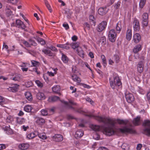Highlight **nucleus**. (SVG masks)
Returning a JSON list of instances; mask_svg holds the SVG:
<instances>
[{"mask_svg": "<svg viewBox=\"0 0 150 150\" xmlns=\"http://www.w3.org/2000/svg\"><path fill=\"white\" fill-rule=\"evenodd\" d=\"M73 80L79 84L81 81V79L78 76L74 74L71 76Z\"/></svg>", "mask_w": 150, "mask_h": 150, "instance_id": "24", "label": "nucleus"}, {"mask_svg": "<svg viewBox=\"0 0 150 150\" xmlns=\"http://www.w3.org/2000/svg\"><path fill=\"white\" fill-rule=\"evenodd\" d=\"M49 49L52 51L55 52L57 51V50L56 48L54 47L51 46L50 47H49Z\"/></svg>", "mask_w": 150, "mask_h": 150, "instance_id": "63", "label": "nucleus"}, {"mask_svg": "<svg viewBox=\"0 0 150 150\" xmlns=\"http://www.w3.org/2000/svg\"><path fill=\"white\" fill-rule=\"evenodd\" d=\"M22 43L26 47H30V43H29L28 42L24 40H22Z\"/></svg>", "mask_w": 150, "mask_h": 150, "instance_id": "50", "label": "nucleus"}, {"mask_svg": "<svg viewBox=\"0 0 150 150\" xmlns=\"http://www.w3.org/2000/svg\"><path fill=\"white\" fill-rule=\"evenodd\" d=\"M29 146V145L28 144H20L19 148L21 150H25L28 149Z\"/></svg>", "mask_w": 150, "mask_h": 150, "instance_id": "30", "label": "nucleus"}, {"mask_svg": "<svg viewBox=\"0 0 150 150\" xmlns=\"http://www.w3.org/2000/svg\"><path fill=\"white\" fill-rule=\"evenodd\" d=\"M129 145L126 143H123L121 146L122 148L125 150H129Z\"/></svg>", "mask_w": 150, "mask_h": 150, "instance_id": "36", "label": "nucleus"}, {"mask_svg": "<svg viewBox=\"0 0 150 150\" xmlns=\"http://www.w3.org/2000/svg\"><path fill=\"white\" fill-rule=\"evenodd\" d=\"M12 86L8 88V90L11 92H17L19 85L16 84H14L11 85Z\"/></svg>", "mask_w": 150, "mask_h": 150, "instance_id": "12", "label": "nucleus"}, {"mask_svg": "<svg viewBox=\"0 0 150 150\" xmlns=\"http://www.w3.org/2000/svg\"><path fill=\"white\" fill-rule=\"evenodd\" d=\"M120 131L122 133H129L131 134H134L136 132L133 129L127 128V127H124L122 128L119 129Z\"/></svg>", "mask_w": 150, "mask_h": 150, "instance_id": "5", "label": "nucleus"}, {"mask_svg": "<svg viewBox=\"0 0 150 150\" xmlns=\"http://www.w3.org/2000/svg\"><path fill=\"white\" fill-rule=\"evenodd\" d=\"M79 85L83 86L84 88H90V87L89 85H87V84H84V83H80Z\"/></svg>", "mask_w": 150, "mask_h": 150, "instance_id": "62", "label": "nucleus"}, {"mask_svg": "<svg viewBox=\"0 0 150 150\" xmlns=\"http://www.w3.org/2000/svg\"><path fill=\"white\" fill-rule=\"evenodd\" d=\"M143 125L145 127H146L144 129L143 133L146 135L150 136V121L148 120H145Z\"/></svg>", "mask_w": 150, "mask_h": 150, "instance_id": "4", "label": "nucleus"}, {"mask_svg": "<svg viewBox=\"0 0 150 150\" xmlns=\"http://www.w3.org/2000/svg\"><path fill=\"white\" fill-rule=\"evenodd\" d=\"M25 98L29 101H31L33 99L32 95L30 93L27 92L25 93Z\"/></svg>", "mask_w": 150, "mask_h": 150, "instance_id": "32", "label": "nucleus"}, {"mask_svg": "<svg viewBox=\"0 0 150 150\" xmlns=\"http://www.w3.org/2000/svg\"><path fill=\"white\" fill-rule=\"evenodd\" d=\"M6 148V146L5 144H0V150H2Z\"/></svg>", "mask_w": 150, "mask_h": 150, "instance_id": "61", "label": "nucleus"}, {"mask_svg": "<svg viewBox=\"0 0 150 150\" xmlns=\"http://www.w3.org/2000/svg\"><path fill=\"white\" fill-rule=\"evenodd\" d=\"M45 5H46L47 7V8H48V10H49L50 12V13L52 12V9L51 8V6H50V5L49 4L47 1H45Z\"/></svg>", "mask_w": 150, "mask_h": 150, "instance_id": "47", "label": "nucleus"}, {"mask_svg": "<svg viewBox=\"0 0 150 150\" xmlns=\"http://www.w3.org/2000/svg\"><path fill=\"white\" fill-rule=\"evenodd\" d=\"M93 137V138H94L95 139H96L97 140L99 139L100 138V135H99L97 133H95L94 134Z\"/></svg>", "mask_w": 150, "mask_h": 150, "instance_id": "58", "label": "nucleus"}, {"mask_svg": "<svg viewBox=\"0 0 150 150\" xmlns=\"http://www.w3.org/2000/svg\"><path fill=\"white\" fill-rule=\"evenodd\" d=\"M99 42L101 43L103 45H105L106 43V39L104 37H101L100 40Z\"/></svg>", "mask_w": 150, "mask_h": 150, "instance_id": "51", "label": "nucleus"}, {"mask_svg": "<svg viewBox=\"0 0 150 150\" xmlns=\"http://www.w3.org/2000/svg\"><path fill=\"white\" fill-rule=\"evenodd\" d=\"M16 24L18 28H21L23 29L25 31H27L25 29L26 26L24 23L20 20H16Z\"/></svg>", "mask_w": 150, "mask_h": 150, "instance_id": "10", "label": "nucleus"}, {"mask_svg": "<svg viewBox=\"0 0 150 150\" xmlns=\"http://www.w3.org/2000/svg\"><path fill=\"white\" fill-rule=\"evenodd\" d=\"M125 98L128 102L129 103H131L133 102L134 100V97L131 93H128L125 95Z\"/></svg>", "mask_w": 150, "mask_h": 150, "instance_id": "14", "label": "nucleus"}, {"mask_svg": "<svg viewBox=\"0 0 150 150\" xmlns=\"http://www.w3.org/2000/svg\"><path fill=\"white\" fill-rule=\"evenodd\" d=\"M132 36V30L128 29L127 31L126 38L127 40H130Z\"/></svg>", "mask_w": 150, "mask_h": 150, "instance_id": "25", "label": "nucleus"}, {"mask_svg": "<svg viewBox=\"0 0 150 150\" xmlns=\"http://www.w3.org/2000/svg\"><path fill=\"white\" fill-rule=\"evenodd\" d=\"M76 51L78 54L81 57H83L84 55L83 51L81 47L78 48L76 49Z\"/></svg>", "mask_w": 150, "mask_h": 150, "instance_id": "31", "label": "nucleus"}, {"mask_svg": "<svg viewBox=\"0 0 150 150\" xmlns=\"http://www.w3.org/2000/svg\"><path fill=\"white\" fill-rule=\"evenodd\" d=\"M42 52L45 54H48L49 56L54 57L55 56L54 53H52L50 50L46 49L43 50Z\"/></svg>", "mask_w": 150, "mask_h": 150, "instance_id": "26", "label": "nucleus"}, {"mask_svg": "<svg viewBox=\"0 0 150 150\" xmlns=\"http://www.w3.org/2000/svg\"><path fill=\"white\" fill-rule=\"evenodd\" d=\"M141 49V45H136L134 48L133 50V52L135 53H137L139 51H140Z\"/></svg>", "mask_w": 150, "mask_h": 150, "instance_id": "33", "label": "nucleus"}, {"mask_svg": "<svg viewBox=\"0 0 150 150\" xmlns=\"http://www.w3.org/2000/svg\"><path fill=\"white\" fill-rule=\"evenodd\" d=\"M3 128L8 134H12L13 133V131L10 128L9 125L8 126H6L5 127H4Z\"/></svg>", "mask_w": 150, "mask_h": 150, "instance_id": "22", "label": "nucleus"}, {"mask_svg": "<svg viewBox=\"0 0 150 150\" xmlns=\"http://www.w3.org/2000/svg\"><path fill=\"white\" fill-rule=\"evenodd\" d=\"M122 28L121 22H119L116 25V29L117 31H120Z\"/></svg>", "mask_w": 150, "mask_h": 150, "instance_id": "40", "label": "nucleus"}, {"mask_svg": "<svg viewBox=\"0 0 150 150\" xmlns=\"http://www.w3.org/2000/svg\"><path fill=\"white\" fill-rule=\"evenodd\" d=\"M142 23L143 25L145 26L148 25V23L149 15L146 13H144L142 15Z\"/></svg>", "mask_w": 150, "mask_h": 150, "instance_id": "8", "label": "nucleus"}, {"mask_svg": "<svg viewBox=\"0 0 150 150\" xmlns=\"http://www.w3.org/2000/svg\"><path fill=\"white\" fill-rule=\"evenodd\" d=\"M31 62L32 64L34 67L38 66L40 64L39 62L35 60H32L31 61Z\"/></svg>", "mask_w": 150, "mask_h": 150, "instance_id": "49", "label": "nucleus"}, {"mask_svg": "<svg viewBox=\"0 0 150 150\" xmlns=\"http://www.w3.org/2000/svg\"><path fill=\"white\" fill-rule=\"evenodd\" d=\"M42 115L43 116H46L47 115V111L46 110L43 109L41 111Z\"/></svg>", "mask_w": 150, "mask_h": 150, "instance_id": "55", "label": "nucleus"}, {"mask_svg": "<svg viewBox=\"0 0 150 150\" xmlns=\"http://www.w3.org/2000/svg\"><path fill=\"white\" fill-rule=\"evenodd\" d=\"M85 115L90 117H95V116L92 115ZM95 118L98 121L103 122L105 124L110 125L112 127H114L115 126L117 122L120 125H126L128 122L127 120H124L120 119H117V120H114L113 119L106 117H103L99 116L95 117Z\"/></svg>", "mask_w": 150, "mask_h": 150, "instance_id": "1", "label": "nucleus"}, {"mask_svg": "<svg viewBox=\"0 0 150 150\" xmlns=\"http://www.w3.org/2000/svg\"><path fill=\"white\" fill-rule=\"evenodd\" d=\"M101 58L102 59L103 63L105 64H106V59L105 56L103 55L101 56Z\"/></svg>", "mask_w": 150, "mask_h": 150, "instance_id": "53", "label": "nucleus"}, {"mask_svg": "<svg viewBox=\"0 0 150 150\" xmlns=\"http://www.w3.org/2000/svg\"><path fill=\"white\" fill-rule=\"evenodd\" d=\"M142 147V145L141 144H139L137 145V149L138 150H140Z\"/></svg>", "mask_w": 150, "mask_h": 150, "instance_id": "64", "label": "nucleus"}, {"mask_svg": "<svg viewBox=\"0 0 150 150\" xmlns=\"http://www.w3.org/2000/svg\"><path fill=\"white\" fill-rule=\"evenodd\" d=\"M29 41L30 44V46L31 45L35 46L37 45V44L35 41L31 39H30Z\"/></svg>", "mask_w": 150, "mask_h": 150, "instance_id": "52", "label": "nucleus"}, {"mask_svg": "<svg viewBox=\"0 0 150 150\" xmlns=\"http://www.w3.org/2000/svg\"><path fill=\"white\" fill-rule=\"evenodd\" d=\"M89 18L90 21L92 22L93 25H95V18L92 15H91L89 16Z\"/></svg>", "mask_w": 150, "mask_h": 150, "instance_id": "48", "label": "nucleus"}, {"mask_svg": "<svg viewBox=\"0 0 150 150\" xmlns=\"http://www.w3.org/2000/svg\"><path fill=\"white\" fill-rule=\"evenodd\" d=\"M116 33L114 30H110L108 35L109 40L112 42H114L116 39Z\"/></svg>", "mask_w": 150, "mask_h": 150, "instance_id": "7", "label": "nucleus"}, {"mask_svg": "<svg viewBox=\"0 0 150 150\" xmlns=\"http://www.w3.org/2000/svg\"><path fill=\"white\" fill-rule=\"evenodd\" d=\"M25 119L23 118L18 117L17 118V122L18 124L21 125L25 122Z\"/></svg>", "mask_w": 150, "mask_h": 150, "instance_id": "35", "label": "nucleus"}, {"mask_svg": "<svg viewBox=\"0 0 150 150\" xmlns=\"http://www.w3.org/2000/svg\"><path fill=\"white\" fill-rule=\"evenodd\" d=\"M62 59L64 63H67L68 61V58L64 54L62 53Z\"/></svg>", "mask_w": 150, "mask_h": 150, "instance_id": "37", "label": "nucleus"}, {"mask_svg": "<svg viewBox=\"0 0 150 150\" xmlns=\"http://www.w3.org/2000/svg\"><path fill=\"white\" fill-rule=\"evenodd\" d=\"M108 10H107L106 7H101L98 10V13L101 16H103L106 14Z\"/></svg>", "mask_w": 150, "mask_h": 150, "instance_id": "19", "label": "nucleus"}, {"mask_svg": "<svg viewBox=\"0 0 150 150\" xmlns=\"http://www.w3.org/2000/svg\"><path fill=\"white\" fill-rule=\"evenodd\" d=\"M114 57L115 60L116 62L117 63H118L120 60V57L118 55L116 54L114 56Z\"/></svg>", "mask_w": 150, "mask_h": 150, "instance_id": "56", "label": "nucleus"}, {"mask_svg": "<svg viewBox=\"0 0 150 150\" xmlns=\"http://www.w3.org/2000/svg\"><path fill=\"white\" fill-rule=\"evenodd\" d=\"M64 13L67 15V18H70L72 13L71 10L68 8H66L64 10Z\"/></svg>", "mask_w": 150, "mask_h": 150, "instance_id": "34", "label": "nucleus"}, {"mask_svg": "<svg viewBox=\"0 0 150 150\" xmlns=\"http://www.w3.org/2000/svg\"><path fill=\"white\" fill-rule=\"evenodd\" d=\"M84 134L83 131L81 129L79 130L76 131L75 134V137L77 139L82 137Z\"/></svg>", "mask_w": 150, "mask_h": 150, "instance_id": "15", "label": "nucleus"}, {"mask_svg": "<svg viewBox=\"0 0 150 150\" xmlns=\"http://www.w3.org/2000/svg\"><path fill=\"white\" fill-rule=\"evenodd\" d=\"M35 39L37 40L38 42H40L42 45H44L45 44V42L43 39L38 37H37L35 38Z\"/></svg>", "mask_w": 150, "mask_h": 150, "instance_id": "39", "label": "nucleus"}, {"mask_svg": "<svg viewBox=\"0 0 150 150\" xmlns=\"http://www.w3.org/2000/svg\"><path fill=\"white\" fill-rule=\"evenodd\" d=\"M141 117L138 116L134 118L132 121V123L135 126H137L140 125V124Z\"/></svg>", "mask_w": 150, "mask_h": 150, "instance_id": "18", "label": "nucleus"}, {"mask_svg": "<svg viewBox=\"0 0 150 150\" xmlns=\"http://www.w3.org/2000/svg\"><path fill=\"white\" fill-rule=\"evenodd\" d=\"M8 1L13 4H15L18 2V0H8Z\"/></svg>", "mask_w": 150, "mask_h": 150, "instance_id": "59", "label": "nucleus"}, {"mask_svg": "<svg viewBox=\"0 0 150 150\" xmlns=\"http://www.w3.org/2000/svg\"><path fill=\"white\" fill-rule=\"evenodd\" d=\"M144 64L142 61L139 62L137 66V71L140 73H142L143 71Z\"/></svg>", "mask_w": 150, "mask_h": 150, "instance_id": "16", "label": "nucleus"}, {"mask_svg": "<svg viewBox=\"0 0 150 150\" xmlns=\"http://www.w3.org/2000/svg\"><path fill=\"white\" fill-rule=\"evenodd\" d=\"M13 120V117L10 115L8 116L6 119V122L7 123H10Z\"/></svg>", "mask_w": 150, "mask_h": 150, "instance_id": "46", "label": "nucleus"}, {"mask_svg": "<svg viewBox=\"0 0 150 150\" xmlns=\"http://www.w3.org/2000/svg\"><path fill=\"white\" fill-rule=\"evenodd\" d=\"M38 136L39 138L43 139H46L47 138L45 134H39Z\"/></svg>", "mask_w": 150, "mask_h": 150, "instance_id": "57", "label": "nucleus"}, {"mask_svg": "<svg viewBox=\"0 0 150 150\" xmlns=\"http://www.w3.org/2000/svg\"><path fill=\"white\" fill-rule=\"evenodd\" d=\"M110 83L111 87L114 89L117 86H119L122 85L120 80L117 75L114 77L113 80L110 81Z\"/></svg>", "mask_w": 150, "mask_h": 150, "instance_id": "3", "label": "nucleus"}, {"mask_svg": "<svg viewBox=\"0 0 150 150\" xmlns=\"http://www.w3.org/2000/svg\"><path fill=\"white\" fill-rule=\"evenodd\" d=\"M59 97L54 96L50 97L48 99V101L50 102H54L59 100Z\"/></svg>", "mask_w": 150, "mask_h": 150, "instance_id": "28", "label": "nucleus"}, {"mask_svg": "<svg viewBox=\"0 0 150 150\" xmlns=\"http://www.w3.org/2000/svg\"><path fill=\"white\" fill-rule=\"evenodd\" d=\"M62 103L65 105V107L68 109H71L73 110L76 111L78 112L83 114H84L85 112L81 109H76V108L73 107L72 106L77 105L76 103H74L71 100H69V102H68L64 100H61Z\"/></svg>", "mask_w": 150, "mask_h": 150, "instance_id": "2", "label": "nucleus"}, {"mask_svg": "<svg viewBox=\"0 0 150 150\" xmlns=\"http://www.w3.org/2000/svg\"><path fill=\"white\" fill-rule=\"evenodd\" d=\"M91 128L95 131H98L100 130V127L98 125H92L91 126Z\"/></svg>", "mask_w": 150, "mask_h": 150, "instance_id": "38", "label": "nucleus"}, {"mask_svg": "<svg viewBox=\"0 0 150 150\" xmlns=\"http://www.w3.org/2000/svg\"><path fill=\"white\" fill-rule=\"evenodd\" d=\"M133 25L134 31H138L140 28L139 21L137 19H135L133 23Z\"/></svg>", "mask_w": 150, "mask_h": 150, "instance_id": "11", "label": "nucleus"}, {"mask_svg": "<svg viewBox=\"0 0 150 150\" xmlns=\"http://www.w3.org/2000/svg\"><path fill=\"white\" fill-rule=\"evenodd\" d=\"M52 139L56 142H61L63 140V136L60 134H56L52 137Z\"/></svg>", "mask_w": 150, "mask_h": 150, "instance_id": "13", "label": "nucleus"}, {"mask_svg": "<svg viewBox=\"0 0 150 150\" xmlns=\"http://www.w3.org/2000/svg\"><path fill=\"white\" fill-rule=\"evenodd\" d=\"M36 122L38 125H42L45 123V120L42 118L37 117L36 118Z\"/></svg>", "mask_w": 150, "mask_h": 150, "instance_id": "23", "label": "nucleus"}, {"mask_svg": "<svg viewBox=\"0 0 150 150\" xmlns=\"http://www.w3.org/2000/svg\"><path fill=\"white\" fill-rule=\"evenodd\" d=\"M13 77L11 79L15 81H20L22 79V76L20 74H15L13 75Z\"/></svg>", "mask_w": 150, "mask_h": 150, "instance_id": "21", "label": "nucleus"}, {"mask_svg": "<svg viewBox=\"0 0 150 150\" xmlns=\"http://www.w3.org/2000/svg\"><path fill=\"white\" fill-rule=\"evenodd\" d=\"M70 43L69 42H67L66 44L64 45H57V46L60 48H64L66 49H69L70 48V46L69 45Z\"/></svg>", "mask_w": 150, "mask_h": 150, "instance_id": "29", "label": "nucleus"}, {"mask_svg": "<svg viewBox=\"0 0 150 150\" xmlns=\"http://www.w3.org/2000/svg\"><path fill=\"white\" fill-rule=\"evenodd\" d=\"M106 21H103L100 23L98 26L97 30L98 32L102 31L106 28L107 25Z\"/></svg>", "mask_w": 150, "mask_h": 150, "instance_id": "9", "label": "nucleus"}, {"mask_svg": "<svg viewBox=\"0 0 150 150\" xmlns=\"http://www.w3.org/2000/svg\"><path fill=\"white\" fill-rule=\"evenodd\" d=\"M35 83L37 84L38 86L42 87L43 86L42 83L38 80H36L35 81Z\"/></svg>", "mask_w": 150, "mask_h": 150, "instance_id": "54", "label": "nucleus"}, {"mask_svg": "<svg viewBox=\"0 0 150 150\" xmlns=\"http://www.w3.org/2000/svg\"><path fill=\"white\" fill-rule=\"evenodd\" d=\"M5 104V99L4 97L0 96V105L4 106V105Z\"/></svg>", "mask_w": 150, "mask_h": 150, "instance_id": "41", "label": "nucleus"}, {"mask_svg": "<svg viewBox=\"0 0 150 150\" xmlns=\"http://www.w3.org/2000/svg\"><path fill=\"white\" fill-rule=\"evenodd\" d=\"M6 13L8 16H9L11 15L12 13V11L11 10H6Z\"/></svg>", "mask_w": 150, "mask_h": 150, "instance_id": "60", "label": "nucleus"}, {"mask_svg": "<svg viewBox=\"0 0 150 150\" xmlns=\"http://www.w3.org/2000/svg\"><path fill=\"white\" fill-rule=\"evenodd\" d=\"M37 98L39 100H42L45 98V96L44 94L42 92H38L36 95Z\"/></svg>", "mask_w": 150, "mask_h": 150, "instance_id": "20", "label": "nucleus"}, {"mask_svg": "<svg viewBox=\"0 0 150 150\" xmlns=\"http://www.w3.org/2000/svg\"><path fill=\"white\" fill-rule=\"evenodd\" d=\"M32 108L29 105H27L25 107L24 110L25 111L27 112H30L31 111Z\"/></svg>", "mask_w": 150, "mask_h": 150, "instance_id": "45", "label": "nucleus"}, {"mask_svg": "<svg viewBox=\"0 0 150 150\" xmlns=\"http://www.w3.org/2000/svg\"><path fill=\"white\" fill-rule=\"evenodd\" d=\"M141 38L140 35L138 33H136L134 35L133 40L135 43H138L141 40Z\"/></svg>", "mask_w": 150, "mask_h": 150, "instance_id": "17", "label": "nucleus"}, {"mask_svg": "<svg viewBox=\"0 0 150 150\" xmlns=\"http://www.w3.org/2000/svg\"><path fill=\"white\" fill-rule=\"evenodd\" d=\"M35 137V134L34 133H31L27 135V137L29 139H31L34 138Z\"/></svg>", "mask_w": 150, "mask_h": 150, "instance_id": "44", "label": "nucleus"}, {"mask_svg": "<svg viewBox=\"0 0 150 150\" xmlns=\"http://www.w3.org/2000/svg\"><path fill=\"white\" fill-rule=\"evenodd\" d=\"M146 0H140L139 3V7L141 8H142L145 4Z\"/></svg>", "mask_w": 150, "mask_h": 150, "instance_id": "43", "label": "nucleus"}, {"mask_svg": "<svg viewBox=\"0 0 150 150\" xmlns=\"http://www.w3.org/2000/svg\"><path fill=\"white\" fill-rule=\"evenodd\" d=\"M52 91L56 94H58L59 95H61V93L59 92L60 91V88L59 86H56L55 87H53L52 88Z\"/></svg>", "mask_w": 150, "mask_h": 150, "instance_id": "27", "label": "nucleus"}, {"mask_svg": "<svg viewBox=\"0 0 150 150\" xmlns=\"http://www.w3.org/2000/svg\"><path fill=\"white\" fill-rule=\"evenodd\" d=\"M69 45L71 46L72 48L74 49H75V48H77V49L79 47V44L76 43H73L70 44Z\"/></svg>", "mask_w": 150, "mask_h": 150, "instance_id": "42", "label": "nucleus"}, {"mask_svg": "<svg viewBox=\"0 0 150 150\" xmlns=\"http://www.w3.org/2000/svg\"><path fill=\"white\" fill-rule=\"evenodd\" d=\"M103 130L105 134L109 136L114 134L116 133L115 131L112 128L109 126L104 127Z\"/></svg>", "mask_w": 150, "mask_h": 150, "instance_id": "6", "label": "nucleus"}]
</instances>
